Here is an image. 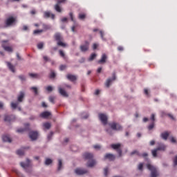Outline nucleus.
<instances>
[{
    "mask_svg": "<svg viewBox=\"0 0 177 177\" xmlns=\"http://www.w3.org/2000/svg\"><path fill=\"white\" fill-rule=\"evenodd\" d=\"M106 59L107 55L106 54H102L101 59L98 60L97 63L99 64H103V63H106Z\"/></svg>",
    "mask_w": 177,
    "mask_h": 177,
    "instance_id": "20",
    "label": "nucleus"
},
{
    "mask_svg": "<svg viewBox=\"0 0 177 177\" xmlns=\"http://www.w3.org/2000/svg\"><path fill=\"white\" fill-rule=\"evenodd\" d=\"M56 77V73L55 72L52 71L50 74V78H55Z\"/></svg>",
    "mask_w": 177,
    "mask_h": 177,
    "instance_id": "47",
    "label": "nucleus"
},
{
    "mask_svg": "<svg viewBox=\"0 0 177 177\" xmlns=\"http://www.w3.org/2000/svg\"><path fill=\"white\" fill-rule=\"evenodd\" d=\"M66 67L67 66L66 65H61L59 66V70H61V71H63V70H66Z\"/></svg>",
    "mask_w": 177,
    "mask_h": 177,
    "instance_id": "48",
    "label": "nucleus"
},
{
    "mask_svg": "<svg viewBox=\"0 0 177 177\" xmlns=\"http://www.w3.org/2000/svg\"><path fill=\"white\" fill-rule=\"evenodd\" d=\"M148 156H149V154L146 152L141 154V157H143L144 158H146V157H147Z\"/></svg>",
    "mask_w": 177,
    "mask_h": 177,
    "instance_id": "53",
    "label": "nucleus"
},
{
    "mask_svg": "<svg viewBox=\"0 0 177 177\" xmlns=\"http://www.w3.org/2000/svg\"><path fill=\"white\" fill-rule=\"evenodd\" d=\"M30 89L35 92V94L38 95V88L37 87H31Z\"/></svg>",
    "mask_w": 177,
    "mask_h": 177,
    "instance_id": "41",
    "label": "nucleus"
},
{
    "mask_svg": "<svg viewBox=\"0 0 177 177\" xmlns=\"http://www.w3.org/2000/svg\"><path fill=\"white\" fill-rule=\"evenodd\" d=\"M138 169L140 171H142V169H143V163H140L138 165Z\"/></svg>",
    "mask_w": 177,
    "mask_h": 177,
    "instance_id": "51",
    "label": "nucleus"
},
{
    "mask_svg": "<svg viewBox=\"0 0 177 177\" xmlns=\"http://www.w3.org/2000/svg\"><path fill=\"white\" fill-rule=\"evenodd\" d=\"M160 136L162 139H164V140H167L168 139V136H169V133L167 131L163 132L160 134Z\"/></svg>",
    "mask_w": 177,
    "mask_h": 177,
    "instance_id": "25",
    "label": "nucleus"
},
{
    "mask_svg": "<svg viewBox=\"0 0 177 177\" xmlns=\"http://www.w3.org/2000/svg\"><path fill=\"white\" fill-rule=\"evenodd\" d=\"M108 172H109V168L106 167L104 169V174L105 176H107Z\"/></svg>",
    "mask_w": 177,
    "mask_h": 177,
    "instance_id": "52",
    "label": "nucleus"
},
{
    "mask_svg": "<svg viewBox=\"0 0 177 177\" xmlns=\"http://www.w3.org/2000/svg\"><path fill=\"white\" fill-rule=\"evenodd\" d=\"M75 172L77 175H85V174H88V170L81 168H77L75 170Z\"/></svg>",
    "mask_w": 177,
    "mask_h": 177,
    "instance_id": "12",
    "label": "nucleus"
},
{
    "mask_svg": "<svg viewBox=\"0 0 177 177\" xmlns=\"http://www.w3.org/2000/svg\"><path fill=\"white\" fill-rule=\"evenodd\" d=\"M95 57H96V54H95V53L91 54V55L88 58L89 62H92V60H94Z\"/></svg>",
    "mask_w": 177,
    "mask_h": 177,
    "instance_id": "38",
    "label": "nucleus"
},
{
    "mask_svg": "<svg viewBox=\"0 0 177 177\" xmlns=\"http://www.w3.org/2000/svg\"><path fill=\"white\" fill-rule=\"evenodd\" d=\"M158 151L157 150V149L151 151L153 157H157V152Z\"/></svg>",
    "mask_w": 177,
    "mask_h": 177,
    "instance_id": "40",
    "label": "nucleus"
},
{
    "mask_svg": "<svg viewBox=\"0 0 177 177\" xmlns=\"http://www.w3.org/2000/svg\"><path fill=\"white\" fill-rule=\"evenodd\" d=\"M41 32H44V30H35L33 32L34 34H41Z\"/></svg>",
    "mask_w": 177,
    "mask_h": 177,
    "instance_id": "43",
    "label": "nucleus"
},
{
    "mask_svg": "<svg viewBox=\"0 0 177 177\" xmlns=\"http://www.w3.org/2000/svg\"><path fill=\"white\" fill-rule=\"evenodd\" d=\"M167 115H168V117H169V118H171V120H175V118L174 117V115H172V114H171V113H169Z\"/></svg>",
    "mask_w": 177,
    "mask_h": 177,
    "instance_id": "55",
    "label": "nucleus"
},
{
    "mask_svg": "<svg viewBox=\"0 0 177 177\" xmlns=\"http://www.w3.org/2000/svg\"><path fill=\"white\" fill-rule=\"evenodd\" d=\"M54 9L58 13H62V7H60V3H57L54 6Z\"/></svg>",
    "mask_w": 177,
    "mask_h": 177,
    "instance_id": "24",
    "label": "nucleus"
},
{
    "mask_svg": "<svg viewBox=\"0 0 177 177\" xmlns=\"http://www.w3.org/2000/svg\"><path fill=\"white\" fill-rule=\"evenodd\" d=\"M100 34L102 41H106V38H104V32H103L102 30H100Z\"/></svg>",
    "mask_w": 177,
    "mask_h": 177,
    "instance_id": "37",
    "label": "nucleus"
},
{
    "mask_svg": "<svg viewBox=\"0 0 177 177\" xmlns=\"http://www.w3.org/2000/svg\"><path fill=\"white\" fill-rule=\"evenodd\" d=\"M54 38L55 41H57V45L58 46H62V48H66V46H67V44L63 42V36H62L60 32H56L54 35Z\"/></svg>",
    "mask_w": 177,
    "mask_h": 177,
    "instance_id": "2",
    "label": "nucleus"
},
{
    "mask_svg": "<svg viewBox=\"0 0 177 177\" xmlns=\"http://www.w3.org/2000/svg\"><path fill=\"white\" fill-rule=\"evenodd\" d=\"M133 154H136V156H138V157H142V153H139V151H137V150L133 151L131 153V156H133Z\"/></svg>",
    "mask_w": 177,
    "mask_h": 177,
    "instance_id": "31",
    "label": "nucleus"
},
{
    "mask_svg": "<svg viewBox=\"0 0 177 177\" xmlns=\"http://www.w3.org/2000/svg\"><path fill=\"white\" fill-rule=\"evenodd\" d=\"M44 17H45V19H49V17H51V19L53 20V19H55V15L51 14L50 12H45Z\"/></svg>",
    "mask_w": 177,
    "mask_h": 177,
    "instance_id": "21",
    "label": "nucleus"
},
{
    "mask_svg": "<svg viewBox=\"0 0 177 177\" xmlns=\"http://www.w3.org/2000/svg\"><path fill=\"white\" fill-rule=\"evenodd\" d=\"M147 168H148V169L151 171V177H157L158 176V175H160V174L158 173V170H157V168H156V167L148 164L147 165Z\"/></svg>",
    "mask_w": 177,
    "mask_h": 177,
    "instance_id": "5",
    "label": "nucleus"
},
{
    "mask_svg": "<svg viewBox=\"0 0 177 177\" xmlns=\"http://www.w3.org/2000/svg\"><path fill=\"white\" fill-rule=\"evenodd\" d=\"M13 120H15V115H6L4 116V121L7 122H10V121H13Z\"/></svg>",
    "mask_w": 177,
    "mask_h": 177,
    "instance_id": "17",
    "label": "nucleus"
},
{
    "mask_svg": "<svg viewBox=\"0 0 177 177\" xmlns=\"http://www.w3.org/2000/svg\"><path fill=\"white\" fill-rule=\"evenodd\" d=\"M15 23H16V18L12 16L7 18L5 21L6 27H11Z\"/></svg>",
    "mask_w": 177,
    "mask_h": 177,
    "instance_id": "6",
    "label": "nucleus"
},
{
    "mask_svg": "<svg viewBox=\"0 0 177 177\" xmlns=\"http://www.w3.org/2000/svg\"><path fill=\"white\" fill-rule=\"evenodd\" d=\"M56 2H57L58 3H64V2H66V0H55Z\"/></svg>",
    "mask_w": 177,
    "mask_h": 177,
    "instance_id": "54",
    "label": "nucleus"
},
{
    "mask_svg": "<svg viewBox=\"0 0 177 177\" xmlns=\"http://www.w3.org/2000/svg\"><path fill=\"white\" fill-rule=\"evenodd\" d=\"M89 49V41H86L84 44L80 46V50L82 52H86Z\"/></svg>",
    "mask_w": 177,
    "mask_h": 177,
    "instance_id": "10",
    "label": "nucleus"
},
{
    "mask_svg": "<svg viewBox=\"0 0 177 177\" xmlns=\"http://www.w3.org/2000/svg\"><path fill=\"white\" fill-rule=\"evenodd\" d=\"M165 149H167V146H165L163 144H161L160 145L158 146V147L156 148L157 151H165Z\"/></svg>",
    "mask_w": 177,
    "mask_h": 177,
    "instance_id": "28",
    "label": "nucleus"
},
{
    "mask_svg": "<svg viewBox=\"0 0 177 177\" xmlns=\"http://www.w3.org/2000/svg\"><path fill=\"white\" fill-rule=\"evenodd\" d=\"M43 59H44V61H46V62H49V57H48V56H44L43 57Z\"/></svg>",
    "mask_w": 177,
    "mask_h": 177,
    "instance_id": "57",
    "label": "nucleus"
},
{
    "mask_svg": "<svg viewBox=\"0 0 177 177\" xmlns=\"http://www.w3.org/2000/svg\"><path fill=\"white\" fill-rule=\"evenodd\" d=\"M52 164V159L46 158L45 161L46 165H50Z\"/></svg>",
    "mask_w": 177,
    "mask_h": 177,
    "instance_id": "35",
    "label": "nucleus"
},
{
    "mask_svg": "<svg viewBox=\"0 0 177 177\" xmlns=\"http://www.w3.org/2000/svg\"><path fill=\"white\" fill-rule=\"evenodd\" d=\"M111 147L113 149V150L117 151V153L119 154V157L122 156V151L120 149V147H121V144H112L111 145Z\"/></svg>",
    "mask_w": 177,
    "mask_h": 177,
    "instance_id": "8",
    "label": "nucleus"
},
{
    "mask_svg": "<svg viewBox=\"0 0 177 177\" xmlns=\"http://www.w3.org/2000/svg\"><path fill=\"white\" fill-rule=\"evenodd\" d=\"M69 16L71 17V21H74V17L73 16V12H70Z\"/></svg>",
    "mask_w": 177,
    "mask_h": 177,
    "instance_id": "56",
    "label": "nucleus"
},
{
    "mask_svg": "<svg viewBox=\"0 0 177 177\" xmlns=\"http://www.w3.org/2000/svg\"><path fill=\"white\" fill-rule=\"evenodd\" d=\"M6 42H8V40H4L2 41V48L6 50V52H13V48L10 46H6Z\"/></svg>",
    "mask_w": 177,
    "mask_h": 177,
    "instance_id": "11",
    "label": "nucleus"
},
{
    "mask_svg": "<svg viewBox=\"0 0 177 177\" xmlns=\"http://www.w3.org/2000/svg\"><path fill=\"white\" fill-rule=\"evenodd\" d=\"M19 78V80H21V81H26V77L24 75H19L18 77Z\"/></svg>",
    "mask_w": 177,
    "mask_h": 177,
    "instance_id": "49",
    "label": "nucleus"
},
{
    "mask_svg": "<svg viewBox=\"0 0 177 177\" xmlns=\"http://www.w3.org/2000/svg\"><path fill=\"white\" fill-rule=\"evenodd\" d=\"M23 99H24V92L21 91L20 94L18 95V102H11V108L13 109V110L17 109V106H19V102L21 103V102H23Z\"/></svg>",
    "mask_w": 177,
    "mask_h": 177,
    "instance_id": "3",
    "label": "nucleus"
},
{
    "mask_svg": "<svg viewBox=\"0 0 177 177\" xmlns=\"http://www.w3.org/2000/svg\"><path fill=\"white\" fill-rule=\"evenodd\" d=\"M85 17H86V15H85L84 13L79 14V19L80 20H84Z\"/></svg>",
    "mask_w": 177,
    "mask_h": 177,
    "instance_id": "34",
    "label": "nucleus"
},
{
    "mask_svg": "<svg viewBox=\"0 0 177 177\" xmlns=\"http://www.w3.org/2000/svg\"><path fill=\"white\" fill-rule=\"evenodd\" d=\"M30 124L26 123L25 124V129H19L17 130V132H18V133H23V132H26V131H28L30 129Z\"/></svg>",
    "mask_w": 177,
    "mask_h": 177,
    "instance_id": "16",
    "label": "nucleus"
},
{
    "mask_svg": "<svg viewBox=\"0 0 177 177\" xmlns=\"http://www.w3.org/2000/svg\"><path fill=\"white\" fill-rule=\"evenodd\" d=\"M59 93L62 95L64 97H68V94H67V92L64 91V89L62 88V87H59Z\"/></svg>",
    "mask_w": 177,
    "mask_h": 177,
    "instance_id": "19",
    "label": "nucleus"
},
{
    "mask_svg": "<svg viewBox=\"0 0 177 177\" xmlns=\"http://www.w3.org/2000/svg\"><path fill=\"white\" fill-rule=\"evenodd\" d=\"M144 93L147 95H149V90L147 88H145L144 89Z\"/></svg>",
    "mask_w": 177,
    "mask_h": 177,
    "instance_id": "61",
    "label": "nucleus"
},
{
    "mask_svg": "<svg viewBox=\"0 0 177 177\" xmlns=\"http://www.w3.org/2000/svg\"><path fill=\"white\" fill-rule=\"evenodd\" d=\"M55 99H56V97L55 96H50L48 97L49 102H50V103H53V104H55Z\"/></svg>",
    "mask_w": 177,
    "mask_h": 177,
    "instance_id": "33",
    "label": "nucleus"
},
{
    "mask_svg": "<svg viewBox=\"0 0 177 177\" xmlns=\"http://www.w3.org/2000/svg\"><path fill=\"white\" fill-rule=\"evenodd\" d=\"M171 143H176V140L175 139V138L171 137Z\"/></svg>",
    "mask_w": 177,
    "mask_h": 177,
    "instance_id": "58",
    "label": "nucleus"
},
{
    "mask_svg": "<svg viewBox=\"0 0 177 177\" xmlns=\"http://www.w3.org/2000/svg\"><path fill=\"white\" fill-rule=\"evenodd\" d=\"M42 28H44V30H50V26L43 24Z\"/></svg>",
    "mask_w": 177,
    "mask_h": 177,
    "instance_id": "39",
    "label": "nucleus"
},
{
    "mask_svg": "<svg viewBox=\"0 0 177 177\" xmlns=\"http://www.w3.org/2000/svg\"><path fill=\"white\" fill-rule=\"evenodd\" d=\"M43 127L44 128H45V129H50L52 124L49 122H45V123H43Z\"/></svg>",
    "mask_w": 177,
    "mask_h": 177,
    "instance_id": "29",
    "label": "nucleus"
},
{
    "mask_svg": "<svg viewBox=\"0 0 177 177\" xmlns=\"http://www.w3.org/2000/svg\"><path fill=\"white\" fill-rule=\"evenodd\" d=\"M99 118L104 125L107 124V115L104 113H100Z\"/></svg>",
    "mask_w": 177,
    "mask_h": 177,
    "instance_id": "9",
    "label": "nucleus"
},
{
    "mask_svg": "<svg viewBox=\"0 0 177 177\" xmlns=\"http://www.w3.org/2000/svg\"><path fill=\"white\" fill-rule=\"evenodd\" d=\"M109 125L113 131H122V127L118 123L112 122L109 123Z\"/></svg>",
    "mask_w": 177,
    "mask_h": 177,
    "instance_id": "7",
    "label": "nucleus"
},
{
    "mask_svg": "<svg viewBox=\"0 0 177 177\" xmlns=\"http://www.w3.org/2000/svg\"><path fill=\"white\" fill-rule=\"evenodd\" d=\"M104 160H109V161H114L115 160V156L112 153H106L104 156Z\"/></svg>",
    "mask_w": 177,
    "mask_h": 177,
    "instance_id": "15",
    "label": "nucleus"
},
{
    "mask_svg": "<svg viewBox=\"0 0 177 177\" xmlns=\"http://www.w3.org/2000/svg\"><path fill=\"white\" fill-rule=\"evenodd\" d=\"M20 165L28 174H30L32 171L31 169V162L28 159H26V163L24 162H21Z\"/></svg>",
    "mask_w": 177,
    "mask_h": 177,
    "instance_id": "4",
    "label": "nucleus"
},
{
    "mask_svg": "<svg viewBox=\"0 0 177 177\" xmlns=\"http://www.w3.org/2000/svg\"><path fill=\"white\" fill-rule=\"evenodd\" d=\"M63 167V162L62 161L61 159L58 160V167H57V170L60 171V169H62Z\"/></svg>",
    "mask_w": 177,
    "mask_h": 177,
    "instance_id": "30",
    "label": "nucleus"
},
{
    "mask_svg": "<svg viewBox=\"0 0 177 177\" xmlns=\"http://www.w3.org/2000/svg\"><path fill=\"white\" fill-rule=\"evenodd\" d=\"M59 55L61 56V57L66 59V54H64V52H63V50H59Z\"/></svg>",
    "mask_w": 177,
    "mask_h": 177,
    "instance_id": "36",
    "label": "nucleus"
},
{
    "mask_svg": "<svg viewBox=\"0 0 177 177\" xmlns=\"http://www.w3.org/2000/svg\"><path fill=\"white\" fill-rule=\"evenodd\" d=\"M37 48H38V49H42V48H44V44L42 42L39 43L37 44Z\"/></svg>",
    "mask_w": 177,
    "mask_h": 177,
    "instance_id": "46",
    "label": "nucleus"
},
{
    "mask_svg": "<svg viewBox=\"0 0 177 177\" xmlns=\"http://www.w3.org/2000/svg\"><path fill=\"white\" fill-rule=\"evenodd\" d=\"M3 142H8V143L12 142V138L9 136V135H3L2 136Z\"/></svg>",
    "mask_w": 177,
    "mask_h": 177,
    "instance_id": "22",
    "label": "nucleus"
},
{
    "mask_svg": "<svg viewBox=\"0 0 177 177\" xmlns=\"http://www.w3.org/2000/svg\"><path fill=\"white\" fill-rule=\"evenodd\" d=\"M84 158H85V160H88L87 163V167H88V168H92L96 165V160L93 159V154L85 153L84 154Z\"/></svg>",
    "mask_w": 177,
    "mask_h": 177,
    "instance_id": "1",
    "label": "nucleus"
},
{
    "mask_svg": "<svg viewBox=\"0 0 177 177\" xmlns=\"http://www.w3.org/2000/svg\"><path fill=\"white\" fill-rule=\"evenodd\" d=\"M118 50L120 51H122V50H124V48L122 46H119V47H118Z\"/></svg>",
    "mask_w": 177,
    "mask_h": 177,
    "instance_id": "64",
    "label": "nucleus"
},
{
    "mask_svg": "<svg viewBox=\"0 0 177 177\" xmlns=\"http://www.w3.org/2000/svg\"><path fill=\"white\" fill-rule=\"evenodd\" d=\"M7 63V66L9 68V70H10V71H12V73H15V66H13L10 62H6Z\"/></svg>",
    "mask_w": 177,
    "mask_h": 177,
    "instance_id": "27",
    "label": "nucleus"
},
{
    "mask_svg": "<svg viewBox=\"0 0 177 177\" xmlns=\"http://www.w3.org/2000/svg\"><path fill=\"white\" fill-rule=\"evenodd\" d=\"M46 89L48 91V92H52V91H53V87L51 86H48Z\"/></svg>",
    "mask_w": 177,
    "mask_h": 177,
    "instance_id": "44",
    "label": "nucleus"
},
{
    "mask_svg": "<svg viewBox=\"0 0 177 177\" xmlns=\"http://www.w3.org/2000/svg\"><path fill=\"white\" fill-rule=\"evenodd\" d=\"M29 137L32 140H36L38 138V132L37 131H30L29 133Z\"/></svg>",
    "mask_w": 177,
    "mask_h": 177,
    "instance_id": "13",
    "label": "nucleus"
},
{
    "mask_svg": "<svg viewBox=\"0 0 177 177\" xmlns=\"http://www.w3.org/2000/svg\"><path fill=\"white\" fill-rule=\"evenodd\" d=\"M93 147H94L96 150H97V149H100L101 147H100V145H94Z\"/></svg>",
    "mask_w": 177,
    "mask_h": 177,
    "instance_id": "59",
    "label": "nucleus"
},
{
    "mask_svg": "<svg viewBox=\"0 0 177 177\" xmlns=\"http://www.w3.org/2000/svg\"><path fill=\"white\" fill-rule=\"evenodd\" d=\"M16 153L17 156H24V150L23 149H18Z\"/></svg>",
    "mask_w": 177,
    "mask_h": 177,
    "instance_id": "32",
    "label": "nucleus"
},
{
    "mask_svg": "<svg viewBox=\"0 0 177 177\" xmlns=\"http://www.w3.org/2000/svg\"><path fill=\"white\" fill-rule=\"evenodd\" d=\"M41 106H42V107H44V108L48 107V105L45 102H42Z\"/></svg>",
    "mask_w": 177,
    "mask_h": 177,
    "instance_id": "63",
    "label": "nucleus"
},
{
    "mask_svg": "<svg viewBox=\"0 0 177 177\" xmlns=\"http://www.w3.org/2000/svg\"><path fill=\"white\" fill-rule=\"evenodd\" d=\"M151 120L153 121L152 122H154L156 121V115L154 113H152L151 115Z\"/></svg>",
    "mask_w": 177,
    "mask_h": 177,
    "instance_id": "45",
    "label": "nucleus"
},
{
    "mask_svg": "<svg viewBox=\"0 0 177 177\" xmlns=\"http://www.w3.org/2000/svg\"><path fill=\"white\" fill-rule=\"evenodd\" d=\"M52 136H53V132L51 131L48 136V140H50V139H52Z\"/></svg>",
    "mask_w": 177,
    "mask_h": 177,
    "instance_id": "50",
    "label": "nucleus"
},
{
    "mask_svg": "<svg viewBox=\"0 0 177 177\" xmlns=\"http://www.w3.org/2000/svg\"><path fill=\"white\" fill-rule=\"evenodd\" d=\"M113 81H115V73H113V76L111 79H107L105 85L106 86V88H109L110 87V84H111V82H113Z\"/></svg>",
    "mask_w": 177,
    "mask_h": 177,
    "instance_id": "14",
    "label": "nucleus"
},
{
    "mask_svg": "<svg viewBox=\"0 0 177 177\" xmlns=\"http://www.w3.org/2000/svg\"><path fill=\"white\" fill-rule=\"evenodd\" d=\"M66 78L69 81H71V82H74V81H77V76L72 74H68L66 75Z\"/></svg>",
    "mask_w": 177,
    "mask_h": 177,
    "instance_id": "18",
    "label": "nucleus"
},
{
    "mask_svg": "<svg viewBox=\"0 0 177 177\" xmlns=\"http://www.w3.org/2000/svg\"><path fill=\"white\" fill-rule=\"evenodd\" d=\"M98 45L97 44H94L93 45V49L95 50V49H97Z\"/></svg>",
    "mask_w": 177,
    "mask_h": 177,
    "instance_id": "60",
    "label": "nucleus"
},
{
    "mask_svg": "<svg viewBox=\"0 0 177 177\" xmlns=\"http://www.w3.org/2000/svg\"><path fill=\"white\" fill-rule=\"evenodd\" d=\"M153 128H154V122H152V123L148 126V129L149 131H151Z\"/></svg>",
    "mask_w": 177,
    "mask_h": 177,
    "instance_id": "42",
    "label": "nucleus"
},
{
    "mask_svg": "<svg viewBox=\"0 0 177 177\" xmlns=\"http://www.w3.org/2000/svg\"><path fill=\"white\" fill-rule=\"evenodd\" d=\"M28 75L29 77H30V78H35L37 80L41 78V75L37 73H29Z\"/></svg>",
    "mask_w": 177,
    "mask_h": 177,
    "instance_id": "26",
    "label": "nucleus"
},
{
    "mask_svg": "<svg viewBox=\"0 0 177 177\" xmlns=\"http://www.w3.org/2000/svg\"><path fill=\"white\" fill-rule=\"evenodd\" d=\"M50 115H51L50 112L44 111V112H42V113L40 114V117H41V118H48V117H50Z\"/></svg>",
    "mask_w": 177,
    "mask_h": 177,
    "instance_id": "23",
    "label": "nucleus"
},
{
    "mask_svg": "<svg viewBox=\"0 0 177 177\" xmlns=\"http://www.w3.org/2000/svg\"><path fill=\"white\" fill-rule=\"evenodd\" d=\"M174 165H177V156H175L174 159Z\"/></svg>",
    "mask_w": 177,
    "mask_h": 177,
    "instance_id": "62",
    "label": "nucleus"
}]
</instances>
